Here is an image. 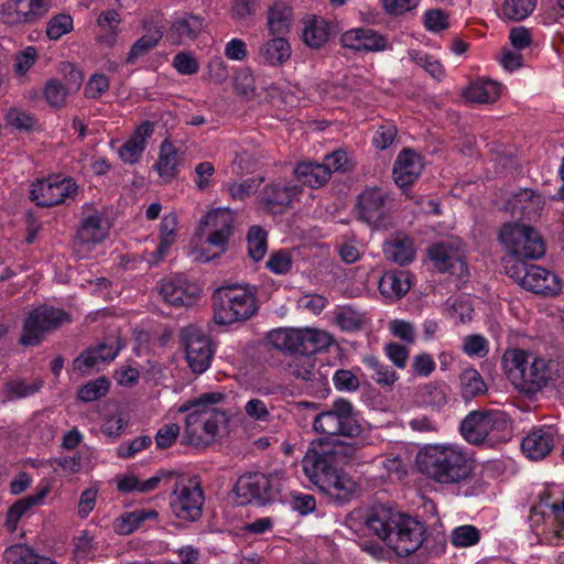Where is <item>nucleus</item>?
<instances>
[{
	"mask_svg": "<svg viewBox=\"0 0 564 564\" xmlns=\"http://www.w3.org/2000/svg\"><path fill=\"white\" fill-rule=\"evenodd\" d=\"M74 28L73 18L66 13L53 15L46 23V36L52 41H57L62 36L70 33Z\"/></svg>",
	"mask_w": 564,
	"mask_h": 564,
	"instance_id": "obj_53",
	"label": "nucleus"
},
{
	"mask_svg": "<svg viewBox=\"0 0 564 564\" xmlns=\"http://www.w3.org/2000/svg\"><path fill=\"white\" fill-rule=\"evenodd\" d=\"M411 288L406 271L386 272L379 281L380 293L389 300L402 297Z\"/></svg>",
	"mask_w": 564,
	"mask_h": 564,
	"instance_id": "obj_37",
	"label": "nucleus"
},
{
	"mask_svg": "<svg viewBox=\"0 0 564 564\" xmlns=\"http://www.w3.org/2000/svg\"><path fill=\"white\" fill-rule=\"evenodd\" d=\"M185 358L193 372L203 373L210 365L213 350L208 337L197 327L187 326L181 332Z\"/></svg>",
	"mask_w": 564,
	"mask_h": 564,
	"instance_id": "obj_17",
	"label": "nucleus"
},
{
	"mask_svg": "<svg viewBox=\"0 0 564 564\" xmlns=\"http://www.w3.org/2000/svg\"><path fill=\"white\" fill-rule=\"evenodd\" d=\"M388 329L391 335L408 345H413L416 340V328L413 323L395 318L389 322Z\"/></svg>",
	"mask_w": 564,
	"mask_h": 564,
	"instance_id": "obj_58",
	"label": "nucleus"
},
{
	"mask_svg": "<svg viewBox=\"0 0 564 564\" xmlns=\"http://www.w3.org/2000/svg\"><path fill=\"white\" fill-rule=\"evenodd\" d=\"M155 510H134L121 514L115 522V531L121 535H128L135 531L147 520H155Z\"/></svg>",
	"mask_w": 564,
	"mask_h": 564,
	"instance_id": "obj_45",
	"label": "nucleus"
},
{
	"mask_svg": "<svg viewBox=\"0 0 564 564\" xmlns=\"http://www.w3.org/2000/svg\"><path fill=\"white\" fill-rule=\"evenodd\" d=\"M293 257L290 250L274 251L269 256L267 268L274 274L283 275L291 271Z\"/></svg>",
	"mask_w": 564,
	"mask_h": 564,
	"instance_id": "obj_61",
	"label": "nucleus"
},
{
	"mask_svg": "<svg viewBox=\"0 0 564 564\" xmlns=\"http://www.w3.org/2000/svg\"><path fill=\"white\" fill-rule=\"evenodd\" d=\"M109 390V381L106 378H98L85 384L78 392L82 401L90 402L104 397Z\"/></svg>",
	"mask_w": 564,
	"mask_h": 564,
	"instance_id": "obj_63",
	"label": "nucleus"
},
{
	"mask_svg": "<svg viewBox=\"0 0 564 564\" xmlns=\"http://www.w3.org/2000/svg\"><path fill=\"white\" fill-rule=\"evenodd\" d=\"M505 272L522 288L538 294L554 296L560 294L563 289L562 280L557 274L543 267L528 264L522 260H506Z\"/></svg>",
	"mask_w": 564,
	"mask_h": 564,
	"instance_id": "obj_10",
	"label": "nucleus"
},
{
	"mask_svg": "<svg viewBox=\"0 0 564 564\" xmlns=\"http://www.w3.org/2000/svg\"><path fill=\"white\" fill-rule=\"evenodd\" d=\"M294 21L293 0H275L267 12L268 34L286 35Z\"/></svg>",
	"mask_w": 564,
	"mask_h": 564,
	"instance_id": "obj_31",
	"label": "nucleus"
},
{
	"mask_svg": "<svg viewBox=\"0 0 564 564\" xmlns=\"http://www.w3.org/2000/svg\"><path fill=\"white\" fill-rule=\"evenodd\" d=\"M417 470L441 485H460L469 479L473 462L468 453L455 443L427 444L415 457Z\"/></svg>",
	"mask_w": 564,
	"mask_h": 564,
	"instance_id": "obj_1",
	"label": "nucleus"
},
{
	"mask_svg": "<svg viewBox=\"0 0 564 564\" xmlns=\"http://www.w3.org/2000/svg\"><path fill=\"white\" fill-rule=\"evenodd\" d=\"M77 193L78 186L72 178L52 175L32 183L30 198L37 206L50 207L74 199Z\"/></svg>",
	"mask_w": 564,
	"mask_h": 564,
	"instance_id": "obj_15",
	"label": "nucleus"
},
{
	"mask_svg": "<svg viewBox=\"0 0 564 564\" xmlns=\"http://www.w3.org/2000/svg\"><path fill=\"white\" fill-rule=\"evenodd\" d=\"M110 223L100 213H94L86 217L77 231L76 249L83 257L91 247L101 243L109 235Z\"/></svg>",
	"mask_w": 564,
	"mask_h": 564,
	"instance_id": "obj_26",
	"label": "nucleus"
},
{
	"mask_svg": "<svg viewBox=\"0 0 564 564\" xmlns=\"http://www.w3.org/2000/svg\"><path fill=\"white\" fill-rule=\"evenodd\" d=\"M178 165L180 158L177 150L171 142L164 141L161 144L159 159L154 166L159 176L163 181L170 182L176 176L178 172Z\"/></svg>",
	"mask_w": 564,
	"mask_h": 564,
	"instance_id": "obj_41",
	"label": "nucleus"
},
{
	"mask_svg": "<svg viewBox=\"0 0 564 564\" xmlns=\"http://www.w3.org/2000/svg\"><path fill=\"white\" fill-rule=\"evenodd\" d=\"M423 401L433 406L442 408L447 402V387L438 383H429L421 388Z\"/></svg>",
	"mask_w": 564,
	"mask_h": 564,
	"instance_id": "obj_62",
	"label": "nucleus"
},
{
	"mask_svg": "<svg viewBox=\"0 0 564 564\" xmlns=\"http://www.w3.org/2000/svg\"><path fill=\"white\" fill-rule=\"evenodd\" d=\"M336 325L345 332H354L364 323V315L351 306L340 307L335 313Z\"/></svg>",
	"mask_w": 564,
	"mask_h": 564,
	"instance_id": "obj_55",
	"label": "nucleus"
},
{
	"mask_svg": "<svg viewBox=\"0 0 564 564\" xmlns=\"http://www.w3.org/2000/svg\"><path fill=\"white\" fill-rule=\"evenodd\" d=\"M479 530L474 525H460L455 528L451 534L452 543L457 547H468L478 543Z\"/></svg>",
	"mask_w": 564,
	"mask_h": 564,
	"instance_id": "obj_60",
	"label": "nucleus"
},
{
	"mask_svg": "<svg viewBox=\"0 0 564 564\" xmlns=\"http://www.w3.org/2000/svg\"><path fill=\"white\" fill-rule=\"evenodd\" d=\"M223 399L224 394L219 392L205 393L178 409L180 412H188L185 433L189 443L209 442L225 427L226 413L216 408Z\"/></svg>",
	"mask_w": 564,
	"mask_h": 564,
	"instance_id": "obj_4",
	"label": "nucleus"
},
{
	"mask_svg": "<svg viewBox=\"0 0 564 564\" xmlns=\"http://www.w3.org/2000/svg\"><path fill=\"white\" fill-rule=\"evenodd\" d=\"M288 479L284 471L274 470L269 475L261 473H249L240 476L235 485L234 494L237 503L246 505L252 501L261 503L282 499V494L286 489Z\"/></svg>",
	"mask_w": 564,
	"mask_h": 564,
	"instance_id": "obj_8",
	"label": "nucleus"
},
{
	"mask_svg": "<svg viewBox=\"0 0 564 564\" xmlns=\"http://www.w3.org/2000/svg\"><path fill=\"white\" fill-rule=\"evenodd\" d=\"M501 91L502 87L498 82L480 78L470 83L463 95L468 101L486 104L496 101Z\"/></svg>",
	"mask_w": 564,
	"mask_h": 564,
	"instance_id": "obj_35",
	"label": "nucleus"
},
{
	"mask_svg": "<svg viewBox=\"0 0 564 564\" xmlns=\"http://www.w3.org/2000/svg\"><path fill=\"white\" fill-rule=\"evenodd\" d=\"M204 496L200 487L196 484H182L176 486L171 508L174 516L182 520L194 521L200 517Z\"/></svg>",
	"mask_w": 564,
	"mask_h": 564,
	"instance_id": "obj_23",
	"label": "nucleus"
},
{
	"mask_svg": "<svg viewBox=\"0 0 564 564\" xmlns=\"http://www.w3.org/2000/svg\"><path fill=\"white\" fill-rule=\"evenodd\" d=\"M214 321L230 325L252 317L257 310L256 291L247 284L221 286L214 293Z\"/></svg>",
	"mask_w": 564,
	"mask_h": 564,
	"instance_id": "obj_6",
	"label": "nucleus"
},
{
	"mask_svg": "<svg viewBox=\"0 0 564 564\" xmlns=\"http://www.w3.org/2000/svg\"><path fill=\"white\" fill-rule=\"evenodd\" d=\"M464 438L474 444L494 446L510 437V422L505 412H471L460 424Z\"/></svg>",
	"mask_w": 564,
	"mask_h": 564,
	"instance_id": "obj_7",
	"label": "nucleus"
},
{
	"mask_svg": "<svg viewBox=\"0 0 564 564\" xmlns=\"http://www.w3.org/2000/svg\"><path fill=\"white\" fill-rule=\"evenodd\" d=\"M234 214L227 207H217L209 210L200 220V229L207 231L206 242L216 248L213 254H207L203 249H195L193 258L195 261L209 262L226 250L228 239L231 235Z\"/></svg>",
	"mask_w": 564,
	"mask_h": 564,
	"instance_id": "obj_13",
	"label": "nucleus"
},
{
	"mask_svg": "<svg viewBox=\"0 0 564 564\" xmlns=\"http://www.w3.org/2000/svg\"><path fill=\"white\" fill-rule=\"evenodd\" d=\"M409 57L416 65L422 67L433 78L441 80L445 76V69L442 63L435 57L420 51L411 50L408 52Z\"/></svg>",
	"mask_w": 564,
	"mask_h": 564,
	"instance_id": "obj_51",
	"label": "nucleus"
},
{
	"mask_svg": "<svg viewBox=\"0 0 564 564\" xmlns=\"http://www.w3.org/2000/svg\"><path fill=\"white\" fill-rule=\"evenodd\" d=\"M499 240L508 252V259H540L545 253V243L532 226L520 223H506L499 232Z\"/></svg>",
	"mask_w": 564,
	"mask_h": 564,
	"instance_id": "obj_9",
	"label": "nucleus"
},
{
	"mask_svg": "<svg viewBox=\"0 0 564 564\" xmlns=\"http://www.w3.org/2000/svg\"><path fill=\"white\" fill-rule=\"evenodd\" d=\"M394 203L392 196L379 187H368L357 197V218L373 229H388L392 225Z\"/></svg>",
	"mask_w": 564,
	"mask_h": 564,
	"instance_id": "obj_12",
	"label": "nucleus"
},
{
	"mask_svg": "<svg viewBox=\"0 0 564 564\" xmlns=\"http://www.w3.org/2000/svg\"><path fill=\"white\" fill-rule=\"evenodd\" d=\"M158 293L171 306H191L199 299L200 288L183 275H174L160 281Z\"/></svg>",
	"mask_w": 564,
	"mask_h": 564,
	"instance_id": "obj_20",
	"label": "nucleus"
},
{
	"mask_svg": "<svg viewBox=\"0 0 564 564\" xmlns=\"http://www.w3.org/2000/svg\"><path fill=\"white\" fill-rule=\"evenodd\" d=\"M423 169L421 156L411 150H403L397 156L393 166V178L399 187L413 184Z\"/></svg>",
	"mask_w": 564,
	"mask_h": 564,
	"instance_id": "obj_30",
	"label": "nucleus"
},
{
	"mask_svg": "<svg viewBox=\"0 0 564 564\" xmlns=\"http://www.w3.org/2000/svg\"><path fill=\"white\" fill-rule=\"evenodd\" d=\"M383 253L387 259L400 265H404L414 259L415 249L411 238L398 235L384 242Z\"/></svg>",
	"mask_w": 564,
	"mask_h": 564,
	"instance_id": "obj_38",
	"label": "nucleus"
},
{
	"mask_svg": "<svg viewBox=\"0 0 564 564\" xmlns=\"http://www.w3.org/2000/svg\"><path fill=\"white\" fill-rule=\"evenodd\" d=\"M302 40L312 47H322L329 39L332 33L330 22L317 15H307L302 21Z\"/></svg>",
	"mask_w": 564,
	"mask_h": 564,
	"instance_id": "obj_34",
	"label": "nucleus"
},
{
	"mask_svg": "<svg viewBox=\"0 0 564 564\" xmlns=\"http://www.w3.org/2000/svg\"><path fill=\"white\" fill-rule=\"evenodd\" d=\"M109 77L102 73L93 74L84 89V94L87 98L97 99L100 98L104 94H106L109 89Z\"/></svg>",
	"mask_w": 564,
	"mask_h": 564,
	"instance_id": "obj_64",
	"label": "nucleus"
},
{
	"mask_svg": "<svg viewBox=\"0 0 564 564\" xmlns=\"http://www.w3.org/2000/svg\"><path fill=\"white\" fill-rule=\"evenodd\" d=\"M300 194L296 185L286 181L269 184L261 194V202L272 213H280L288 207Z\"/></svg>",
	"mask_w": 564,
	"mask_h": 564,
	"instance_id": "obj_29",
	"label": "nucleus"
},
{
	"mask_svg": "<svg viewBox=\"0 0 564 564\" xmlns=\"http://www.w3.org/2000/svg\"><path fill=\"white\" fill-rule=\"evenodd\" d=\"M162 31L158 28L150 29L147 34L139 39L131 47L127 61L133 63L137 58L153 48L162 39Z\"/></svg>",
	"mask_w": 564,
	"mask_h": 564,
	"instance_id": "obj_52",
	"label": "nucleus"
},
{
	"mask_svg": "<svg viewBox=\"0 0 564 564\" xmlns=\"http://www.w3.org/2000/svg\"><path fill=\"white\" fill-rule=\"evenodd\" d=\"M502 361L514 384L531 393L546 387L558 388L564 376V366L558 361L546 360L522 349L507 350Z\"/></svg>",
	"mask_w": 564,
	"mask_h": 564,
	"instance_id": "obj_3",
	"label": "nucleus"
},
{
	"mask_svg": "<svg viewBox=\"0 0 564 564\" xmlns=\"http://www.w3.org/2000/svg\"><path fill=\"white\" fill-rule=\"evenodd\" d=\"M362 364L372 371V379L380 386H392L399 379L391 367L382 364L373 355L364 356Z\"/></svg>",
	"mask_w": 564,
	"mask_h": 564,
	"instance_id": "obj_47",
	"label": "nucleus"
},
{
	"mask_svg": "<svg viewBox=\"0 0 564 564\" xmlns=\"http://www.w3.org/2000/svg\"><path fill=\"white\" fill-rule=\"evenodd\" d=\"M153 128L151 123L143 122L140 124L133 134L123 144H121L117 153L119 158L129 164H133L139 161L143 151L147 147L148 139L152 135Z\"/></svg>",
	"mask_w": 564,
	"mask_h": 564,
	"instance_id": "obj_33",
	"label": "nucleus"
},
{
	"mask_svg": "<svg viewBox=\"0 0 564 564\" xmlns=\"http://www.w3.org/2000/svg\"><path fill=\"white\" fill-rule=\"evenodd\" d=\"M458 239L438 242L429 249V257L440 272H447L459 280L468 275V268Z\"/></svg>",
	"mask_w": 564,
	"mask_h": 564,
	"instance_id": "obj_19",
	"label": "nucleus"
},
{
	"mask_svg": "<svg viewBox=\"0 0 564 564\" xmlns=\"http://www.w3.org/2000/svg\"><path fill=\"white\" fill-rule=\"evenodd\" d=\"M55 463L65 473L74 475L93 466V453L90 451H82L74 456L56 458Z\"/></svg>",
	"mask_w": 564,
	"mask_h": 564,
	"instance_id": "obj_50",
	"label": "nucleus"
},
{
	"mask_svg": "<svg viewBox=\"0 0 564 564\" xmlns=\"http://www.w3.org/2000/svg\"><path fill=\"white\" fill-rule=\"evenodd\" d=\"M247 246L249 257L253 261L261 260L267 253V235L264 230L258 226L251 227L247 236Z\"/></svg>",
	"mask_w": 564,
	"mask_h": 564,
	"instance_id": "obj_54",
	"label": "nucleus"
},
{
	"mask_svg": "<svg viewBox=\"0 0 564 564\" xmlns=\"http://www.w3.org/2000/svg\"><path fill=\"white\" fill-rule=\"evenodd\" d=\"M82 83V72L77 67L72 66L66 85L55 78L46 82L43 89L44 98L51 107L61 108L66 104L68 95L79 89Z\"/></svg>",
	"mask_w": 564,
	"mask_h": 564,
	"instance_id": "obj_28",
	"label": "nucleus"
},
{
	"mask_svg": "<svg viewBox=\"0 0 564 564\" xmlns=\"http://www.w3.org/2000/svg\"><path fill=\"white\" fill-rule=\"evenodd\" d=\"M160 482L159 475L142 480L137 475L127 473L117 477V489L122 494H147L153 491Z\"/></svg>",
	"mask_w": 564,
	"mask_h": 564,
	"instance_id": "obj_44",
	"label": "nucleus"
},
{
	"mask_svg": "<svg viewBox=\"0 0 564 564\" xmlns=\"http://www.w3.org/2000/svg\"><path fill=\"white\" fill-rule=\"evenodd\" d=\"M68 321L65 312L42 305L33 310L25 319L21 343L26 346L40 343L44 334Z\"/></svg>",
	"mask_w": 564,
	"mask_h": 564,
	"instance_id": "obj_16",
	"label": "nucleus"
},
{
	"mask_svg": "<svg viewBox=\"0 0 564 564\" xmlns=\"http://www.w3.org/2000/svg\"><path fill=\"white\" fill-rule=\"evenodd\" d=\"M446 311L452 317L457 318L460 323H467L471 321L474 307L471 299L468 296H462L454 301L448 300L446 302Z\"/></svg>",
	"mask_w": 564,
	"mask_h": 564,
	"instance_id": "obj_59",
	"label": "nucleus"
},
{
	"mask_svg": "<svg viewBox=\"0 0 564 564\" xmlns=\"http://www.w3.org/2000/svg\"><path fill=\"white\" fill-rule=\"evenodd\" d=\"M294 173L299 181L312 188L323 186L330 178L327 166L308 161L299 163Z\"/></svg>",
	"mask_w": 564,
	"mask_h": 564,
	"instance_id": "obj_42",
	"label": "nucleus"
},
{
	"mask_svg": "<svg viewBox=\"0 0 564 564\" xmlns=\"http://www.w3.org/2000/svg\"><path fill=\"white\" fill-rule=\"evenodd\" d=\"M313 426L317 433L329 436H352L359 433L352 405L344 399L337 400L329 410L318 414Z\"/></svg>",
	"mask_w": 564,
	"mask_h": 564,
	"instance_id": "obj_14",
	"label": "nucleus"
},
{
	"mask_svg": "<svg viewBox=\"0 0 564 564\" xmlns=\"http://www.w3.org/2000/svg\"><path fill=\"white\" fill-rule=\"evenodd\" d=\"M121 348L122 344L118 337H107L78 356L74 361V369L82 373L99 371L116 358Z\"/></svg>",
	"mask_w": 564,
	"mask_h": 564,
	"instance_id": "obj_22",
	"label": "nucleus"
},
{
	"mask_svg": "<svg viewBox=\"0 0 564 564\" xmlns=\"http://www.w3.org/2000/svg\"><path fill=\"white\" fill-rule=\"evenodd\" d=\"M203 20L189 13L175 15L167 33V39L173 44H182L194 40L203 30Z\"/></svg>",
	"mask_w": 564,
	"mask_h": 564,
	"instance_id": "obj_32",
	"label": "nucleus"
},
{
	"mask_svg": "<svg viewBox=\"0 0 564 564\" xmlns=\"http://www.w3.org/2000/svg\"><path fill=\"white\" fill-rule=\"evenodd\" d=\"M462 350L468 357L484 358L489 352V343L479 334L467 335L463 338Z\"/></svg>",
	"mask_w": 564,
	"mask_h": 564,
	"instance_id": "obj_56",
	"label": "nucleus"
},
{
	"mask_svg": "<svg viewBox=\"0 0 564 564\" xmlns=\"http://www.w3.org/2000/svg\"><path fill=\"white\" fill-rule=\"evenodd\" d=\"M366 527L400 556L415 552L423 542V525L391 508L379 506L371 509Z\"/></svg>",
	"mask_w": 564,
	"mask_h": 564,
	"instance_id": "obj_2",
	"label": "nucleus"
},
{
	"mask_svg": "<svg viewBox=\"0 0 564 564\" xmlns=\"http://www.w3.org/2000/svg\"><path fill=\"white\" fill-rule=\"evenodd\" d=\"M460 384L465 398L482 394L487 390L486 383L475 368H467L462 372Z\"/></svg>",
	"mask_w": 564,
	"mask_h": 564,
	"instance_id": "obj_49",
	"label": "nucleus"
},
{
	"mask_svg": "<svg viewBox=\"0 0 564 564\" xmlns=\"http://www.w3.org/2000/svg\"><path fill=\"white\" fill-rule=\"evenodd\" d=\"M543 200L540 195L533 191L524 188L514 193L511 198L508 199L505 208L512 215L523 214L527 216L535 215L541 209Z\"/></svg>",
	"mask_w": 564,
	"mask_h": 564,
	"instance_id": "obj_39",
	"label": "nucleus"
},
{
	"mask_svg": "<svg viewBox=\"0 0 564 564\" xmlns=\"http://www.w3.org/2000/svg\"><path fill=\"white\" fill-rule=\"evenodd\" d=\"M96 23L100 30L97 42L107 47L115 46L118 41L119 25L121 23V17L118 11L113 9L101 11L97 17Z\"/></svg>",
	"mask_w": 564,
	"mask_h": 564,
	"instance_id": "obj_36",
	"label": "nucleus"
},
{
	"mask_svg": "<svg viewBox=\"0 0 564 564\" xmlns=\"http://www.w3.org/2000/svg\"><path fill=\"white\" fill-rule=\"evenodd\" d=\"M292 372L295 377L301 378L305 381H311L316 389V392H325L326 389V376L319 371H315L313 358L310 356H296L293 360Z\"/></svg>",
	"mask_w": 564,
	"mask_h": 564,
	"instance_id": "obj_40",
	"label": "nucleus"
},
{
	"mask_svg": "<svg viewBox=\"0 0 564 564\" xmlns=\"http://www.w3.org/2000/svg\"><path fill=\"white\" fill-rule=\"evenodd\" d=\"M345 48L358 53L383 52L391 48L389 40L373 29L354 28L345 31L340 36Z\"/></svg>",
	"mask_w": 564,
	"mask_h": 564,
	"instance_id": "obj_24",
	"label": "nucleus"
},
{
	"mask_svg": "<svg viewBox=\"0 0 564 564\" xmlns=\"http://www.w3.org/2000/svg\"><path fill=\"white\" fill-rule=\"evenodd\" d=\"M536 0H505L499 17L507 21H522L535 9Z\"/></svg>",
	"mask_w": 564,
	"mask_h": 564,
	"instance_id": "obj_46",
	"label": "nucleus"
},
{
	"mask_svg": "<svg viewBox=\"0 0 564 564\" xmlns=\"http://www.w3.org/2000/svg\"><path fill=\"white\" fill-rule=\"evenodd\" d=\"M178 221L174 213L165 215L160 224V243L153 254L152 262H158L163 259L171 246L176 241Z\"/></svg>",
	"mask_w": 564,
	"mask_h": 564,
	"instance_id": "obj_43",
	"label": "nucleus"
},
{
	"mask_svg": "<svg viewBox=\"0 0 564 564\" xmlns=\"http://www.w3.org/2000/svg\"><path fill=\"white\" fill-rule=\"evenodd\" d=\"M557 431L554 426L544 425L533 429L522 441L523 454L531 460L546 457L556 442Z\"/></svg>",
	"mask_w": 564,
	"mask_h": 564,
	"instance_id": "obj_27",
	"label": "nucleus"
},
{
	"mask_svg": "<svg viewBox=\"0 0 564 564\" xmlns=\"http://www.w3.org/2000/svg\"><path fill=\"white\" fill-rule=\"evenodd\" d=\"M423 25L431 33H440L449 28V15L442 9H429L423 13Z\"/></svg>",
	"mask_w": 564,
	"mask_h": 564,
	"instance_id": "obj_57",
	"label": "nucleus"
},
{
	"mask_svg": "<svg viewBox=\"0 0 564 564\" xmlns=\"http://www.w3.org/2000/svg\"><path fill=\"white\" fill-rule=\"evenodd\" d=\"M50 0H2L0 18L8 25L34 23L50 9Z\"/></svg>",
	"mask_w": 564,
	"mask_h": 564,
	"instance_id": "obj_18",
	"label": "nucleus"
},
{
	"mask_svg": "<svg viewBox=\"0 0 564 564\" xmlns=\"http://www.w3.org/2000/svg\"><path fill=\"white\" fill-rule=\"evenodd\" d=\"M302 468L310 481L335 502H347L357 491L354 478L333 466L327 456L308 452L302 460Z\"/></svg>",
	"mask_w": 564,
	"mask_h": 564,
	"instance_id": "obj_5",
	"label": "nucleus"
},
{
	"mask_svg": "<svg viewBox=\"0 0 564 564\" xmlns=\"http://www.w3.org/2000/svg\"><path fill=\"white\" fill-rule=\"evenodd\" d=\"M4 120L11 128L23 132L32 131L36 124L35 117L20 107H11L8 109L4 115Z\"/></svg>",
	"mask_w": 564,
	"mask_h": 564,
	"instance_id": "obj_48",
	"label": "nucleus"
},
{
	"mask_svg": "<svg viewBox=\"0 0 564 564\" xmlns=\"http://www.w3.org/2000/svg\"><path fill=\"white\" fill-rule=\"evenodd\" d=\"M269 338L279 349L310 357L333 343L327 332L317 328L276 329L270 333Z\"/></svg>",
	"mask_w": 564,
	"mask_h": 564,
	"instance_id": "obj_11",
	"label": "nucleus"
},
{
	"mask_svg": "<svg viewBox=\"0 0 564 564\" xmlns=\"http://www.w3.org/2000/svg\"><path fill=\"white\" fill-rule=\"evenodd\" d=\"M121 348L122 344L118 337H107L78 356L74 361V369L82 373L99 371L116 358Z\"/></svg>",
	"mask_w": 564,
	"mask_h": 564,
	"instance_id": "obj_21",
	"label": "nucleus"
},
{
	"mask_svg": "<svg viewBox=\"0 0 564 564\" xmlns=\"http://www.w3.org/2000/svg\"><path fill=\"white\" fill-rule=\"evenodd\" d=\"M254 51V58L259 64L268 67H280L288 63L292 56V46L285 35L268 34Z\"/></svg>",
	"mask_w": 564,
	"mask_h": 564,
	"instance_id": "obj_25",
	"label": "nucleus"
}]
</instances>
